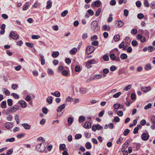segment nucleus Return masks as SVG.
<instances>
[{"label":"nucleus","mask_w":155,"mask_h":155,"mask_svg":"<svg viewBox=\"0 0 155 155\" xmlns=\"http://www.w3.org/2000/svg\"><path fill=\"white\" fill-rule=\"evenodd\" d=\"M40 38V36L38 35H33L32 36V39H37Z\"/></svg>","instance_id":"57"},{"label":"nucleus","mask_w":155,"mask_h":155,"mask_svg":"<svg viewBox=\"0 0 155 155\" xmlns=\"http://www.w3.org/2000/svg\"><path fill=\"white\" fill-rule=\"evenodd\" d=\"M110 29V28L109 26H107L106 25H104L103 26L102 30L104 31H109Z\"/></svg>","instance_id":"26"},{"label":"nucleus","mask_w":155,"mask_h":155,"mask_svg":"<svg viewBox=\"0 0 155 155\" xmlns=\"http://www.w3.org/2000/svg\"><path fill=\"white\" fill-rule=\"evenodd\" d=\"M88 91V89L84 88H81L80 89L79 92L82 94H84Z\"/></svg>","instance_id":"9"},{"label":"nucleus","mask_w":155,"mask_h":155,"mask_svg":"<svg viewBox=\"0 0 155 155\" xmlns=\"http://www.w3.org/2000/svg\"><path fill=\"white\" fill-rule=\"evenodd\" d=\"M151 121L152 124H155V116H153L151 118Z\"/></svg>","instance_id":"46"},{"label":"nucleus","mask_w":155,"mask_h":155,"mask_svg":"<svg viewBox=\"0 0 155 155\" xmlns=\"http://www.w3.org/2000/svg\"><path fill=\"white\" fill-rule=\"evenodd\" d=\"M152 106V104L151 103H149L147 105L145 106L144 107V109L146 110H147L149 108H150Z\"/></svg>","instance_id":"51"},{"label":"nucleus","mask_w":155,"mask_h":155,"mask_svg":"<svg viewBox=\"0 0 155 155\" xmlns=\"http://www.w3.org/2000/svg\"><path fill=\"white\" fill-rule=\"evenodd\" d=\"M51 94L56 97H59L61 96L60 93L58 91H55L54 93H51Z\"/></svg>","instance_id":"19"},{"label":"nucleus","mask_w":155,"mask_h":155,"mask_svg":"<svg viewBox=\"0 0 155 155\" xmlns=\"http://www.w3.org/2000/svg\"><path fill=\"white\" fill-rule=\"evenodd\" d=\"M148 50L149 52H151L155 50V48L152 46H149L148 47Z\"/></svg>","instance_id":"39"},{"label":"nucleus","mask_w":155,"mask_h":155,"mask_svg":"<svg viewBox=\"0 0 155 155\" xmlns=\"http://www.w3.org/2000/svg\"><path fill=\"white\" fill-rule=\"evenodd\" d=\"M152 68L151 64H146L145 67L144 69L146 71L149 70L151 69Z\"/></svg>","instance_id":"18"},{"label":"nucleus","mask_w":155,"mask_h":155,"mask_svg":"<svg viewBox=\"0 0 155 155\" xmlns=\"http://www.w3.org/2000/svg\"><path fill=\"white\" fill-rule=\"evenodd\" d=\"M3 91L5 95L7 96L9 95L10 94V91L6 88H4L3 90Z\"/></svg>","instance_id":"22"},{"label":"nucleus","mask_w":155,"mask_h":155,"mask_svg":"<svg viewBox=\"0 0 155 155\" xmlns=\"http://www.w3.org/2000/svg\"><path fill=\"white\" fill-rule=\"evenodd\" d=\"M113 20V17H112V15H110L109 16V17L108 18V20H107V21L108 22H111Z\"/></svg>","instance_id":"59"},{"label":"nucleus","mask_w":155,"mask_h":155,"mask_svg":"<svg viewBox=\"0 0 155 155\" xmlns=\"http://www.w3.org/2000/svg\"><path fill=\"white\" fill-rule=\"evenodd\" d=\"M120 39V36L118 35L114 36V39L115 41H118Z\"/></svg>","instance_id":"27"},{"label":"nucleus","mask_w":155,"mask_h":155,"mask_svg":"<svg viewBox=\"0 0 155 155\" xmlns=\"http://www.w3.org/2000/svg\"><path fill=\"white\" fill-rule=\"evenodd\" d=\"M98 41H92L91 42V45L94 46H97V45H98Z\"/></svg>","instance_id":"50"},{"label":"nucleus","mask_w":155,"mask_h":155,"mask_svg":"<svg viewBox=\"0 0 155 155\" xmlns=\"http://www.w3.org/2000/svg\"><path fill=\"white\" fill-rule=\"evenodd\" d=\"M146 121L145 119H143L140 121V124L142 126H143L146 123Z\"/></svg>","instance_id":"63"},{"label":"nucleus","mask_w":155,"mask_h":155,"mask_svg":"<svg viewBox=\"0 0 155 155\" xmlns=\"http://www.w3.org/2000/svg\"><path fill=\"white\" fill-rule=\"evenodd\" d=\"M89 63L91 64H95L97 63L98 62V61L95 60V59H93L92 60H91L88 61Z\"/></svg>","instance_id":"29"},{"label":"nucleus","mask_w":155,"mask_h":155,"mask_svg":"<svg viewBox=\"0 0 155 155\" xmlns=\"http://www.w3.org/2000/svg\"><path fill=\"white\" fill-rule=\"evenodd\" d=\"M144 4L145 7H148L150 6L149 3H148L147 0H144Z\"/></svg>","instance_id":"38"},{"label":"nucleus","mask_w":155,"mask_h":155,"mask_svg":"<svg viewBox=\"0 0 155 155\" xmlns=\"http://www.w3.org/2000/svg\"><path fill=\"white\" fill-rule=\"evenodd\" d=\"M124 107V105L122 104H114L113 105V107L115 109H121Z\"/></svg>","instance_id":"10"},{"label":"nucleus","mask_w":155,"mask_h":155,"mask_svg":"<svg viewBox=\"0 0 155 155\" xmlns=\"http://www.w3.org/2000/svg\"><path fill=\"white\" fill-rule=\"evenodd\" d=\"M26 45L28 47H29L31 48H32L34 47V45L33 44L28 42L26 43Z\"/></svg>","instance_id":"45"},{"label":"nucleus","mask_w":155,"mask_h":155,"mask_svg":"<svg viewBox=\"0 0 155 155\" xmlns=\"http://www.w3.org/2000/svg\"><path fill=\"white\" fill-rule=\"evenodd\" d=\"M19 105H15L12 107H9L7 110L9 112L13 113L16 112L19 108Z\"/></svg>","instance_id":"1"},{"label":"nucleus","mask_w":155,"mask_h":155,"mask_svg":"<svg viewBox=\"0 0 155 155\" xmlns=\"http://www.w3.org/2000/svg\"><path fill=\"white\" fill-rule=\"evenodd\" d=\"M82 136L81 134H78L75 135V137L76 139H79Z\"/></svg>","instance_id":"58"},{"label":"nucleus","mask_w":155,"mask_h":155,"mask_svg":"<svg viewBox=\"0 0 155 155\" xmlns=\"http://www.w3.org/2000/svg\"><path fill=\"white\" fill-rule=\"evenodd\" d=\"M94 5L97 7H99L101 5V2L99 0L96 1L94 3Z\"/></svg>","instance_id":"32"},{"label":"nucleus","mask_w":155,"mask_h":155,"mask_svg":"<svg viewBox=\"0 0 155 155\" xmlns=\"http://www.w3.org/2000/svg\"><path fill=\"white\" fill-rule=\"evenodd\" d=\"M131 44L133 46H135L137 45V42L136 40H133L131 42Z\"/></svg>","instance_id":"54"},{"label":"nucleus","mask_w":155,"mask_h":155,"mask_svg":"<svg viewBox=\"0 0 155 155\" xmlns=\"http://www.w3.org/2000/svg\"><path fill=\"white\" fill-rule=\"evenodd\" d=\"M65 107V104H64L60 105L57 109V111L58 112H61L62 110Z\"/></svg>","instance_id":"11"},{"label":"nucleus","mask_w":155,"mask_h":155,"mask_svg":"<svg viewBox=\"0 0 155 155\" xmlns=\"http://www.w3.org/2000/svg\"><path fill=\"white\" fill-rule=\"evenodd\" d=\"M118 24L117 25V26L119 27H122L124 25V22L121 21V20H119L118 21Z\"/></svg>","instance_id":"37"},{"label":"nucleus","mask_w":155,"mask_h":155,"mask_svg":"<svg viewBox=\"0 0 155 155\" xmlns=\"http://www.w3.org/2000/svg\"><path fill=\"white\" fill-rule=\"evenodd\" d=\"M85 119L84 117L81 116L79 117V121L80 122H83Z\"/></svg>","instance_id":"41"},{"label":"nucleus","mask_w":155,"mask_h":155,"mask_svg":"<svg viewBox=\"0 0 155 155\" xmlns=\"http://www.w3.org/2000/svg\"><path fill=\"white\" fill-rule=\"evenodd\" d=\"M6 102L4 101H2L1 103V107L2 108H4L6 107Z\"/></svg>","instance_id":"20"},{"label":"nucleus","mask_w":155,"mask_h":155,"mask_svg":"<svg viewBox=\"0 0 155 155\" xmlns=\"http://www.w3.org/2000/svg\"><path fill=\"white\" fill-rule=\"evenodd\" d=\"M110 59L113 61H120V59L119 57H117L115 56L114 54H112L110 55Z\"/></svg>","instance_id":"6"},{"label":"nucleus","mask_w":155,"mask_h":155,"mask_svg":"<svg viewBox=\"0 0 155 155\" xmlns=\"http://www.w3.org/2000/svg\"><path fill=\"white\" fill-rule=\"evenodd\" d=\"M124 15L126 17L127 16H128V13H129L128 10L127 9H124Z\"/></svg>","instance_id":"62"},{"label":"nucleus","mask_w":155,"mask_h":155,"mask_svg":"<svg viewBox=\"0 0 155 155\" xmlns=\"http://www.w3.org/2000/svg\"><path fill=\"white\" fill-rule=\"evenodd\" d=\"M151 89L150 87H142L141 88V90L142 91L146 93L149 91Z\"/></svg>","instance_id":"8"},{"label":"nucleus","mask_w":155,"mask_h":155,"mask_svg":"<svg viewBox=\"0 0 155 155\" xmlns=\"http://www.w3.org/2000/svg\"><path fill=\"white\" fill-rule=\"evenodd\" d=\"M43 112L45 114H46L48 112V109L46 107H43L42 109Z\"/></svg>","instance_id":"47"},{"label":"nucleus","mask_w":155,"mask_h":155,"mask_svg":"<svg viewBox=\"0 0 155 155\" xmlns=\"http://www.w3.org/2000/svg\"><path fill=\"white\" fill-rule=\"evenodd\" d=\"M75 70L76 72H79L81 70L80 67L79 65L76 66L75 68Z\"/></svg>","instance_id":"49"},{"label":"nucleus","mask_w":155,"mask_h":155,"mask_svg":"<svg viewBox=\"0 0 155 155\" xmlns=\"http://www.w3.org/2000/svg\"><path fill=\"white\" fill-rule=\"evenodd\" d=\"M77 51V49L76 48H73L70 51V53L71 54H76Z\"/></svg>","instance_id":"16"},{"label":"nucleus","mask_w":155,"mask_h":155,"mask_svg":"<svg viewBox=\"0 0 155 155\" xmlns=\"http://www.w3.org/2000/svg\"><path fill=\"white\" fill-rule=\"evenodd\" d=\"M15 139L14 137H11L10 138L7 139L5 140V141L7 142H12L15 141Z\"/></svg>","instance_id":"25"},{"label":"nucleus","mask_w":155,"mask_h":155,"mask_svg":"<svg viewBox=\"0 0 155 155\" xmlns=\"http://www.w3.org/2000/svg\"><path fill=\"white\" fill-rule=\"evenodd\" d=\"M18 103L21 105L22 108H25L27 106V104L24 101H18Z\"/></svg>","instance_id":"12"},{"label":"nucleus","mask_w":155,"mask_h":155,"mask_svg":"<svg viewBox=\"0 0 155 155\" xmlns=\"http://www.w3.org/2000/svg\"><path fill=\"white\" fill-rule=\"evenodd\" d=\"M102 77V75L100 74L95 75L93 78V80L95 79H98L101 78Z\"/></svg>","instance_id":"31"},{"label":"nucleus","mask_w":155,"mask_h":155,"mask_svg":"<svg viewBox=\"0 0 155 155\" xmlns=\"http://www.w3.org/2000/svg\"><path fill=\"white\" fill-rule=\"evenodd\" d=\"M22 126H23L25 129L26 130H29L30 129L31 126L29 125L27 123H24L22 124Z\"/></svg>","instance_id":"14"},{"label":"nucleus","mask_w":155,"mask_h":155,"mask_svg":"<svg viewBox=\"0 0 155 155\" xmlns=\"http://www.w3.org/2000/svg\"><path fill=\"white\" fill-rule=\"evenodd\" d=\"M101 10V8H99L96 11L95 14V15L97 17L99 15Z\"/></svg>","instance_id":"36"},{"label":"nucleus","mask_w":155,"mask_h":155,"mask_svg":"<svg viewBox=\"0 0 155 155\" xmlns=\"http://www.w3.org/2000/svg\"><path fill=\"white\" fill-rule=\"evenodd\" d=\"M47 102L49 104H51L52 102V97L51 96H49L47 97L46 99Z\"/></svg>","instance_id":"23"},{"label":"nucleus","mask_w":155,"mask_h":155,"mask_svg":"<svg viewBox=\"0 0 155 155\" xmlns=\"http://www.w3.org/2000/svg\"><path fill=\"white\" fill-rule=\"evenodd\" d=\"M136 4L138 8L140 7L141 6V3L139 1H137L136 3Z\"/></svg>","instance_id":"60"},{"label":"nucleus","mask_w":155,"mask_h":155,"mask_svg":"<svg viewBox=\"0 0 155 155\" xmlns=\"http://www.w3.org/2000/svg\"><path fill=\"white\" fill-rule=\"evenodd\" d=\"M151 7L152 9H155V2H153L151 3Z\"/></svg>","instance_id":"64"},{"label":"nucleus","mask_w":155,"mask_h":155,"mask_svg":"<svg viewBox=\"0 0 155 155\" xmlns=\"http://www.w3.org/2000/svg\"><path fill=\"white\" fill-rule=\"evenodd\" d=\"M59 54V52L58 51L54 52L52 54V56L54 58H57Z\"/></svg>","instance_id":"21"},{"label":"nucleus","mask_w":155,"mask_h":155,"mask_svg":"<svg viewBox=\"0 0 155 155\" xmlns=\"http://www.w3.org/2000/svg\"><path fill=\"white\" fill-rule=\"evenodd\" d=\"M25 134H18L17 136V137L18 138H21L24 137L25 136Z\"/></svg>","instance_id":"53"},{"label":"nucleus","mask_w":155,"mask_h":155,"mask_svg":"<svg viewBox=\"0 0 155 155\" xmlns=\"http://www.w3.org/2000/svg\"><path fill=\"white\" fill-rule=\"evenodd\" d=\"M137 18L139 19H141L144 17V15L142 13L138 14L137 15Z\"/></svg>","instance_id":"44"},{"label":"nucleus","mask_w":155,"mask_h":155,"mask_svg":"<svg viewBox=\"0 0 155 155\" xmlns=\"http://www.w3.org/2000/svg\"><path fill=\"white\" fill-rule=\"evenodd\" d=\"M137 32V30L136 29H132L131 31V33L132 34L135 35Z\"/></svg>","instance_id":"55"},{"label":"nucleus","mask_w":155,"mask_h":155,"mask_svg":"<svg viewBox=\"0 0 155 155\" xmlns=\"http://www.w3.org/2000/svg\"><path fill=\"white\" fill-rule=\"evenodd\" d=\"M10 36L11 38L16 40L18 38L19 35L17 33L12 31L10 33Z\"/></svg>","instance_id":"4"},{"label":"nucleus","mask_w":155,"mask_h":155,"mask_svg":"<svg viewBox=\"0 0 155 155\" xmlns=\"http://www.w3.org/2000/svg\"><path fill=\"white\" fill-rule=\"evenodd\" d=\"M68 11L67 10H65L61 13V16L63 17H65L68 13Z\"/></svg>","instance_id":"33"},{"label":"nucleus","mask_w":155,"mask_h":155,"mask_svg":"<svg viewBox=\"0 0 155 155\" xmlns=\"http://www.w3.org/2000/svg\"><path fill=\"white\" fill-rule=\"evenodd\" d=\"M48 74L50 75H52L54 73V72L50 68L48 69Z\"/></svg>","instance_id":"48"},{"label":"nucleus","mask_w":155,"mask_h":155,"mask_svg":"<svg viewBox=\"0 0 155 155\" xmlns=\"http://www.w3.org/2000/svg\"><path fill=\"white\" fill-rule=\"evenodd\" d=\"M95 50V48L93 46L87 47L86 49V53L87 54L92 53Z\"/></svg>","instance_id":"2"},{"label":"nucleus","mask_w":155,"mask_h":155,"mask_svg":"<svg viewBox=\"0 0 155 155\" xmlns=\"http://www.w3.org/2000/svg\"><path fill=\"white\" fill-rule=\"evenodd\" d=\"M11 123L10 122H7L5 124V127L8 129H9L10 128V124Z\"/></svg>","instance_id":"43"},{"label":"nucleus","mask_w":155,"mask_h":155,"mask_svg":"<svg viewBox=\"0 0 155 155\" xmlns=\"http://www.w3.org/2000/svg\"><path fill=\"white\" fill-rule=\"evenodd\" d=\"M98 26V22L97 21H93L91 24V29L93 30H94Z\"/></svg>","instance_id":"5"},{"label":"nucleus","mask_w":155,"mask_h":155,"mask_svg":"<svg viewBox=\"0 0 155 155\" xmlns=\"http://www.w3.org/2000/svg\"><path fill=\"white\" fill-rule=\"evenodd\" d=\"M91 124L89 122H87L84 124V127L86 129H89L91 127Z\"/></svg>","instance_id":"13"},{"label":"nucleus","mask_w":155,"mask_h":155,"mask_svg":"<svg viewBox=\"0 0 155 155\" xmlns=\"http://www.w3.org/2000/svg\"><path fill=\"white\" fill-rule=\"evenodd\" d=\"M85 147L87 149H90L92 147L91 143L89 142H87L86 143Z\"/></svg>","instance_id":"28"},{"label":"nucleus","mask_w":155,"mask_h":155,"mask_svg":"<svg viewBox=\"0 0 155 155\" xmlns=\"http://www.w3.org/2000/svg\"><path fill=\"white\" fill-rule=\"evenodd\" d=\"M129 131H130V130L129 129H126L124 132V133H123L124 135L125 136L127 135L129 133Z\"/></svg>","instance_id":"52"},{"label":"nucleus","mask_w":155,"mask_h":155,"mask_svg":"<svg viewBox=\"0 0 155 155\" xmlns=\"http://www.w3.org/2000/svg\"><path fill=\"white\" fill-rule=\"evenodd\" d=\"M141 137L143 140L146 141L148 139L149 135L148 133H143L141 135Z\"/></svg>","instance_id":"7"},{"label":"nucleus","mask_w":155,"mask_h":155,"mask_svg":"<svg viewBox=\"0 0 155 155\" xmlns=\"http://www.w3.org/2000/svg\"><path fill=\"white\" fill-rule=\"evenodd\" d=\"M65 145L64 144H60L59 147V149L60 150H63L65 147Z\"/></svg>","instance_id":"42"},{"label":"nucleus","mask_w":155,"mask_h":155,"mask_svg":"<svg viewBox=\"0 0 155 155\" xmlns=\"http://www.w3.org/2000/svg\"><path fill=\"white\" fill-rule=\"evenodd\" d=\"M42 143H40L36 146V149L37 150L40 152H43L45 150V147L43 146H42Z\"/></svg>","instance_id":"3"},{"label":"nucleus","mask_w":155,"mask_h":155,"mask_svg":"<svg viewBox=\"0 0 155 155\" xmlns=\"http://www.w3.org/2000/svg\"><path fill=\"white\" fill-rule=\"evenodd\" d=\"M125 41L126 43L129 44L130 42V40L128 37H126L125 39Z\"/></svg>","instance_id":"61"},{"label":"nucleus","mask_w":155,"mask_h":155,"mask_svg":"<svg viewBox=\"0 0 155 155\" xmlns=\"http://www.w3.org/2000/svg\"><path fill=\"white\" fill-rule=\"evenodd\" d=\"M52 2L51 1L48 0L47 2V5L46 6V8L47 9H49L52 6Z\"/></svg>","instance_id":"15"},{"label":"nucleus","mask_w":155,"mask_h":155,"mask_svg":"<svg viewBox=\"0 0 155 155\" xmlns=\"http://www.w3.org/2000/svg\"><path fill=\"white\" fill-rule=\"evenodd\" d=\"M11 95L14 98L16 99H18L19 97V95L16 93H12L11 94Z\"/></svg>","instance_id":"34"},{"label":"nucleus","mask_w":155,"mask_h":155,"mask_svg":"<svg viewBox=\"0 0 155 155\" xmlns=\"http://www.w3.org/2000/svg\"><path fill=\"white\" fill-rule=\"evenodd\" d=\"M116 68L115 65H112L110 68V70L112 71H114L116 70Z\"/></svg>","instance_id":"56"},{"label":"nucleus","mask_w":155,"mask_h":155,"mask_svg":"<svg viewBox=\"0 0 155 155\" xmlns=\"http://www.w3.org/2000/svg\"><path fill=\"white\" fill-rule=\"evenodd\" d=\"M129 140H128L123 144L122 146V148L123 149H125L127 148L128 146Z\"/></svg>","instance_id":"17"},{"label":"nucleus","mask_w":155,"mask_h":155,"mask_svg":"<svg viewBox=\"0 0 155 155\" xmlns=\"http://www.w3.org/2000/svg\"><path fill=\"white\" fill-rule=\"evenodd\" d=\"M120 57L122 59H125L127 58V56L126 54L123 53L121 54Z\"/></svg>","instance_id":"24"},{"label":"nucleus","mask_w":155,"mask_h":155,"mask_svg":"<svg viewBox=\"0 0 155 155\" xmlns=\"http://www.w3.org/2000/svg\"><path fill=\"white\" fill-rule=\"evenodd\" d=\"M8 104L9 106H11L12 105L13 101L12 99H9L7 101Z\"/></svg>","instance_id":"30"},{"label":"nucleus","mask_w":155,"mask_h":155,"mask_svg":"<svg viewBox=\"0 0 155 155\" xmlns=\"http://www.w3.org/2000/svg\"><path fill=\"white\" fill-rule=\"evenodd\" d=\"M131 87V85L129 84L126 87H124V89L126 91H127L128 90L130 89Z\"/></svg>","instance_id":"40"},{"label":"nucleus","mask_w":155,"mask_h":155,"mask_svg":"<svg viewBox=\"0 0 155 155\" xmlns=\"http://www.w3.org/2000/svg\"><path fill=\"white\" fill-rule=\"evenodd\" d=\"M121 92H117L113 95V97L114 98H117L121 94Z\"/></svg>","instance_id":"35"}]
</instances>
